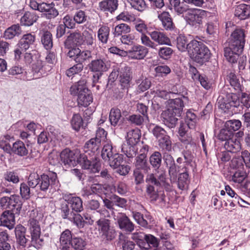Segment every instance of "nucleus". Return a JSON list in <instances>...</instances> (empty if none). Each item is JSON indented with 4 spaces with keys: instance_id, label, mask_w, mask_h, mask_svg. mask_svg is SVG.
I'll list each match as a JSON object with an SVG mask.
<instances>
[{
    "instance_id": "1",
    "label": "nucleus",
    "mask_w": 250,
    "mask_h": 250,
    "mask_svg": "<svg viewBox=\"0 0 250 250\" xmlns=\"http://www.w3.org/2000/svg\"><path fill=\"white\" fill-rule=\"evenodd\" d=\"M101 145V141L98 139L92 138L87 141L84 146V153H82L80 161L82 167L89 170L93 173L98 172L101 167V163L97 157V151Z\"/></svg>"
},
{
    "instance_id": "2",
    "label": "nucleus",
    "mask_w": 250,
    "mask_h": 250,
    "mask_svg": "<svg viewBox=\"0 0 250 250\" xmlns=\"http://www.w3.org/2000/svg\"><path fill=\"white\" fill-rule=\"evenodd\" d=\"M188 102V98L182 95L174 99H169L167 109L161 115L164 124L169 128H174L177 124L178 117L181 115L184 105Z\"/></svg>"
},
{
    "instance_id": "3",
    "label": "nucleus",
    "mask_w": 250,
    "mask_h": 250,
    "mask_svg": "<svg viewBox=\"0 0 250 250\" xmlns=\"http://www.w3.org/2000/svg\"><path fill=\"white\" fill-rule=\"evenodd\" d=\"M164 160L166 167L168 169L169 180L171 184L177 183L178 188L181 190L186 189L189 183V175L187 167H184L185 170L179 174L177 179L179 167L177 166L173 157L169 154H165Z\"/></svg>"
},
{
    "instance_id": "4",
    "label": "nucleus",
    "mask_w": 250,
    "mask_h": 250,
    "mask_svg": "<svg viewBox=\"0 0 250 250\" xmlns=\"http://www.w3.org/2000/svg\"><path fill=\"white\" fill-rule=\"evenodd\" d=\"M229 46L224 48V56L231 64L236 63L245 43L244 32H232Z\"/></svg>"
},
{
    "instance_id": "5",
    "label": "nucleus",
    "mask_w": 250,
    "mask_h": 250,
    "mask_svg": "<svg viewBox=\"0 0 250 250\" xmlns=\"http://www.w3.org/2000/svg\"><path fill=\"white\" fill-rule=\"evenodd\" d=\"M188 53L196 62L203 64L210 58V53L208 48L201 42L192 40L189 43Z\"/></svg>"
},
{
    "instance_id": "6",
    "label": "nucleus",
    "mask_w": 250,
    "mask_h": 250,
    "mask_svg": "<svg viewBox=\"0 0 250 250\" xmlns=\"http://www.w3.org/2000/svg\"><path fill=\"white\" fill-rule=\"evenodd\" d=\"M28 226L31 236L32 245L37 249H40L43 245V239L41 237V228L39 221L35 218H30Z\"/></svg>"
},
{
    "instance_id": "7",
    "label": "nucleus",
    "mask_w": 250,
    "mask_h": 250,
    "mask_svg": "<svg viewBox=\"0 0 250 250\" xmlns=\"http://www.w3.org/2000/svg\"><path fill=\"white\" fill-rule=\"evenodd\" d=\"M217 101L219 107L224 110L230 109L232 107H238L240 105L238 96L232 92L227 93L224 96H220Z\"/></svg>"
},
{
    "instance_id": "8",
    "label": "nucleus",
    "mask_w": 250,
    "mask_h": 250,
    "mask_svg": "<svg viewBox=\"0 0 250 250\" xmlns=\"http://www.w3.org/2000/svg\"><path fill=\"white\" fill-rule=\"evenodd\" d=\"M146 182L147 184L146 188L147 196L150 202H154L158 199L161 195L160 192L157 188V187L160 186V183L156 180L153 175H147Z\"/></svg>"
},
{
    "instance_id": "9",
    "label": "nucleus",
    "mask_w": 250,
    "mask_h": 250,
    "mask_svg": "<svg viewBox=\"0 0 250 250\" xmlns=\"http://www.w3.org/2000/svg\"><path fill=\"white\" fill-rule=\"evenodd\" d=\"M60 209L61 213H62V208L63 204L66 205L69 208L68 205H70L72 209L71 211L74 212H80L83 210V201L82 199L78 196H73L72 195H65L63 196V199L60 200Z\"/></svg>"
},
{
    "instance_id": "10",
    "label": "nucleus",
    "mask_w": 250,
    "mask_h": 250,
    "mask_svg": "<svg viewBox=\"0 0 250 250\" xmlns=\"http://www.w3.org/2000/svg\"><path fill=\"white\" fill-rule=\"evenodd\" d=\"M82 153L78 150L72 151L68 149L63 150L60 155L61 161L65 166H74L77 163L80 164L82 166L80 158Z\"/></svg>"
},
{
    "instance_id": "11",
    "label": "nucleus",
    "mask_w": 250,
    "mask_h": 250,
    "mask_svg": "<svg viewBox=\"0 0 250 250\" xmlns=\"http://www.w3.org/2000/svg\"><path fill=\"white\" fill-rule=\"evenodd\" d=\"M62 208L61 216L63 219H67L73 222L78 228L81 229L84 227L85 221L83 217L79 213H76L71 211L69 208L63 204Z\"/></svg>"
},
{
    "instance_id": "12",
    "label": "nucleus",
    "mask_w": 250,
    "mask_h": 250,
    "mask_svg": "<svg viewBox=\"0 0 250 250\" xmlns=\"http://www.w3.org/2000/svg\"><path fill=\"white\" fill-rule=\"evenodd\" d=\"M89 69L94 72H98L97 75H94L93 83H96L99 79L103 72L106 71L108 69L105 62L102 59H97L91 61L88 65Z\"/></svg>"
},
{
    "instance_id": "13",
    "label": "nucleus",
    "mask_w": 250,
    "mask_h": 250,
    "mask_svg": "<svg viewBox=\"0 0 250 250\" xmlns=\"http://www.w3.org/2000/svg\"><path fill=\"white\" fill-rule=\"evenodd\" d=\"M204 11L197 8H189L184 18L187 22L192 26L200 24L202 22V13Z\"/></svg>"
},
{
    "instance_id": "14",
    "label": "nucleus",
    "mask_w": 250,
    "mask_h": 250,
    "mask_svg": "<svg viewBox=\"0 0 250 250\" xmlns=\"http://www.w3.org/2000/svg\"><path fill=\"white\" fill-rule=\"evenodd\" d=\"M57 179V176L55 173L49 175L43 174L40 177L38 188L42 191H46L50 186L56 183Z\"/></svg>"
},
{
    "instance_id": "15",
    "label": "nucleus",
    "mask_w": 250,
    "mask_h": 250,
    "mask_svg": "<svg viewBox=\"0 0 250 250\" xmlns=\"http://www.w3.org/2000/svg\"><path fill=\"white\" fill-rule=\"evenodd\" d=\"M117 222L119 228L127 232H131L134 229V225L129 218L124 213L117 216Z\"/></svg>"
},
{
    "instance_id": "16",
    "label": "nucleus",
    "mask_w": 250,
    "mask_h": 250,
    "mask_svg": "<svg viewBox=\"0 0 250 250\" xmlns=\"http://www.w3.org/2000/svg\"><path fill=\"white\" fill-rule=\"evenodd\" d=\"M126 53L128 57L132 59L141 60L146 57L148 53V50L143 46L137 45L133 46Z\"/></svg>"
},
{
    "instance_id": "17",
    "label": "nucleus",
    "mask_w": 250,
    "mask_h": 250,
    "mask_svg": "<svg viewBox=\"0 0 250 250\" xmlns=\"http://www.w3.org/2000/svg\"><path fill=\"white\" fill-rule=\"evenodd\" d=\"M83 41V35L81 32H73L65 41L64 46L67 48L77 47V46L82 44Z\"/></svg>"
},
{
    "instance_id": "18",
    "label": "nucleus",
    "mask_w": 250,
    "mask_h": 250,
    "mask_svg": "<svg viewBox=\"0 0 250 250\" xmlns=\"http://www.w3.org/2000/svg\"><path fill=\"white\" fill-rule=\"evenodd\" d=\"M40 12L43 13V16L47 19H52L56 17L59 15L58 11L55 7L53 3H41Z\"/></svg>"
},
{
    "instance_id": "19",
    "label": "nucleus",
    "mask_w": 250,
    "mask_h": 250,
    "mask_svg": "<svg viewBox=\"0 0 250 250\" xmlns=\"http://www.w3.org/2000/svg\"><path fill=\"white\" fill-rule=\"evenodd\" d=\"M118 0H103L99 2V8L106 14H113L118 9Z\"/></svg>"
},
{
    "instance_id": "20",
    "label": "nucleus",
    "mask_w": 250,
    "mask_h": 250,
    "mask_svg": "<svg viewBox=\"0 0 250 250\" xmlns=\"http://www.w3.org/2000/svg\"><path fill=\"white\" fill-rule=\"evenodd\" d=\"M88 90L87 85V79L83 77L78 82L74 83L70 88V94L76 96Z\"/></svg>"
},
{
    "instance_id": "21",
    "label": "nucleus",
    "mask_w": 250,
    "mask_h": 250,
    "mask_svg": "<svg viewBox=\"0 0 250 250\" xmlns=\"http://www.w3.org/2000/svg\"><path fill=\"white\" fill-rule=\"evenodd\" d=\"M131 68L125 66L120 71V82L123 88H127L131 80Z\"/></svg>"
},
{
    "instance_id": "22",
    "label": "nucleus",
    "mask_w": 250,
    "mask_h": 250,
    "mask_svg": "<svg viewBox=\"0 0 250 250\" xmlns=\"http://www.w3.org/2000/svg\"><path fill=\"white\" fill-rule=\"evenodd\" d=\"M0 220L3 226L11 229L14 228L15 224L14 213L11 210H5L1 215Z\"/></svg>"
},
{
    "instance_id": "23",
    "label": "nucleus",
    "mask_w": 250,
    "mask_h": 250,
    "mask_svg": "<svg viewBox=\"0 0 250 250\" xmlns=\"http://www.w3.org/2000/svg\"><path fill=\"white\" fill-rule=\"evenodd\" d=\"M234 15L240 20H246L250 17V5L240 4L236 6Z\"/></svg>"
},
{
    "instance_id": "24",
    "label": "nucleus",
    "mask_w": 250,
    "mask_h": 250,
    "mask_svg": "<svg viewBox=\"0 0 250 250\" xmlns=\"http://www.w3.org/2000/svg\"><path fill=\"white\" fill-rule=\"evenodd\" d=\"M143 238L142 236H141ZM146 242H142L139 243V245L141 248L145 250H148L150 248H156L158 247L159 241L157 238L151 234H145L144 235Z\"/></svg>"
},
{
    "instance_id": "25",
    "label": "nucleus",
    "mask_w": 250,
    "mask_h": 250,
    "mask_svg": "<svg viewBox=\"0 0 250 250\" xmlns=\"http://www.w3.org/2000/svg\"><path fill=\"white\" fill-rule=\"evenodd\" d=\"M26 229L22 225H19L15 229L16 242L21 246L25 247L28 239L25 236Z\"/></svg>"
},
{
    "instance_id": "26",
    "label": "nucleus",
    "mask_w": 250,
    "mask_h": 250,
    "mask_svg": "<svg viewBox=\"0 0 250 250\" xmlns=\"http://www.w3.org/2000/svg\"><path fill=\"white\" fill-rule=\"evenodd\" d=\"M148 175H153L156 180L159 182L160 186H164L165 188L168 189L170 188L169 184L167 182L166 171L164 169L157 168L154 173H150Z\"/></svg>"
},
{
    "instance_id": "27",
    "label": "nucleus",
    "mask_w": 250,
    "mask_h": 250,
    "mask_svg": "<svg viewBox=\"0 0 250 250\" xmlns=\"http://www.w3.org/2000/svg\"><path fill=\"white\" fill-rule=\"evenodd\" d=\"M141 136V131L138 128L129 131L126 136L127 144L130 146H135L139 142Z\"/></svg>"
},
{
    "instance_id": "28",
    "label": "nucleus",
    "mask_w": 250,
    "mask_h": 250,
    "mask_svg": "<svg viewBox=\"0 0 250 250\" xmlns=\"http://www.w3.org/2000/svg\"><path fill=\"white\" fill-rule=\"evenodd\" d=\"M39 17L35 12H26L21 18V23L25 26H31L38 20Z\"/></svg>"
},
{
    "instance_id": "29",
    "label": "nucleus",
    "mask_w": 250,
    "mask_h": 250,
    "mask_svg": "<svg viewBox=\"0 0 250 250\" xmlns=\"http://www.w3.org/2000/svg\"><path fill=\"white\" fill-rule=\"evenodd\" d=\"M11 151L19 156H25L28 153L25 144L21 141H17L13 143Z\"/></svg>"
},
{
    "instance_id": "30",
    "label": "nucleus",
    "mask_w": 250,
    "mask_h": 250,
    "mask_svg": "<svg viewBox=\"0 0 250 250\" xmlns=\"http://www.w3.org/2000/svg\"><path fill=\"white\" fill-rule=\"evenodd\" d=\"M158 18L161 21L165 29L167 30H171L174 29V24L168 12H162L161 14L159 15Z\"/></svg>"
},
{
    "instance_id": "31",
    "label": "nucleus",
    "mask_w": 250,
    "mask_h": 250,
    "mask_svg": "<svg viewBox=\"0 0 250 250\" xmlns=\"http://www.w3.org/2000/svg\"><path fill=\"white\" fill-rule=\"evenodd\" d=\"M224 147L230 153H236L241 149V146L240 142L238 140L232 138L225 142Z\"/></svg>"
},
{
    "instance_id": "32",
    "label": "nucleus",
    "mask_w": 250,
    "mask_h": 250,
    "mask_svg": "<svg viewBox=\"0 0 250 250\" xmlns=\"http://www.w3.org/2000/svg\"><path fill=\"white\" fill-rule=\"evenodd\" d=\"M77 96L78 103L80 105L86 107L92 102V96L89 90L84 93H80Z\"/></svg>"
},
{
    "instance_id": "33",
    "label": "nucleus",
    "mask_w": 250,
    "mask_h": 250,
    "mask_svg": "<svg viewBox=\"0 0 250 250\" xmlns=\"http://www.w3.org/2000/svg\"><path fill=\"white\" fill-rule=\"evenodd\" d=\"M35 39L34 35L28 33L22 37L18 44L21 49L26 50L29 48L30 45L33 43Z\"/></svg>"
},
{
    "instance_id": "34",
    "label": "nucleus",
    "mask_w": 250,
    "mask_h": 250,
    "mask_svg": "<svg viewBox=\"0 0 250 250\" xmlns=\"http://www.w3.org/2000/svg\"><path fill=\"white\" fill-rule=\"evenodd\" d=\"M152 39L160 44H167L170 43V41L163 32H149Z\"/></svg>"
},
{
    "instance_id": "35",
    "label": "nucleus",
    "mask_w": 250,
    "mask_h": 250,
    "mask_svg": "<svg viewBox=\"0 0 250 250\" xmlns=\"http://www.w3.org/2000/svg\"><path fill=\"white\" fill-rule=\"evenodd\" d=\"M117 152L114 149L112 144L107 142L104 144L102 151L101 156L102 158L105 161L110 160V158L114 155V153Z\"/></svg>"
},
{
    "instance_id": "36",
    "label": "nucleus",
    "mask_w": 250,
    "mask_h": 250,
    "mask_svg": "<svg viewBox=\"0 0 250 250\" xmlns=\"http://www.w3.org/2000/svg\"><path fill=\"white\" fill-rule=\"evenodd\" d=\"M135 165L136 169H142L145 172H148L150 168L147 163L146 157L144 155L138 156L136 158Z\"/></svg>"
},
{
    "instance_id": "37",
    "label": "nucleus",
    "mask_w": 250,
    "mask_h": 250,
    "mask_svg": "<svg viewBox=\"0 0 250 250\" xmlns=\"http://www.w3.org/2000/svg\"><path fill=\"white\" fill-rule=\"evenodd\" d=\"M177 46L178 49L181 51H185L188 49V51L189 43L188 40L184 34H180L177 38Z\"/></svg>"
},
{
    "instance_id": "38",
    "label": "nucleus",
    "mask_w": 250,
    "mask_h": 250,
    "mask_svg": "<svg viewBox=\"0 0 250 250\" xmlns=\"http://www.w3.org/2000/svg\"><path fill=\"white\" fill-rule=\"evenodd\" d=\"M227 79L229 81L230 86L235 91L241 90V85L234 73L232 72L229 73L227 76Z\"/></svg>"
},
{
    "instance_id": "39",
    "label": "nucleus",
    "mask_w": 250,
    "mask_h": 250,
    "mask_svg": "<svg viewBox=\"0 0 250 250\" xmlns=\"http://www.w3.org/2000/svg\"><path fill=\"white\" fill-rule=\"evenodd\" d=\"M225 126L232 133L238 130L242 126V123L239 120H230L226 122Z\"/></svg>"
},
{
    "instance_id": "40",
    "label": "nucleus",
    "mask_w": 250,
    "mask_h": 250,
    "mask_svg": "<svg viewBox=\"0 0 250 250\" xmlns=\"http://www.w3.org/2000/svg\"><path fill=\"white\" fill-rule=\"evenodd\" d=\"M121 117V111L117 108H112L109 114V120L112 125L115 126L117 125Z\"/></svg>"
},
{
    "instance_id": "41",
    "label": "nucleus",
    "mask_w": 250,
    "mask_h": 250,
    "mask_svg": "<svg viewBox=\"0 0 250 250\" xmlns=\"http://www.w3.org/2000/svg\"><path fill=\"white\" fill-rule=\"evenodd\" d=\"M149 162L154 168H158L162 162V155L158 151H155L149 157Z\"/></svg>"
},
{
    "instance_id": "42",
    "label": "nucleus",
    "mask_w": 250,
    "mask_h": 250,
    "mask_svg": "<svg viewBox=\"0 0 250 250\" xmlns=\"http://www.w3.org/2000/svg\"><path fill=\"white\" fill-rule=\"evenodd\" d=\"M73 239L71 232L68 229L64 230L61 234L60 241L63 247H67L68 245L71 244V241Z\"/></svg>"
},
{
    "instance_id": "43",
    "label": "nucleus",
    "mask_w": 250,
    "mask_h": 250,
    "mask_svg": "<svg viewBox=\"0 0 250 250\" xmlns=\"http://www.w3.org/2000/svg\"><path fill=\"white\" fill-rule=\"evenodd\" d=\"M123 159V156L117 152L110 158V160H107L106 161L111 167L116 168L121 165Z\"/></svg>"
},
{
    "instance_id": "44",
    "label": "nucleus",
    "mask_w": 250,
    "mask_h": 250,
    "mask_svg": "<svg viewBox=\"0 0 250 250\" xmlns=\"http://www.w3.org/2000/svg\"><path fill=\"white\" fill-rule=\"evenodd\" d=\"M234 133H232L227 128L224 126V128H222L218 134V139L221 141H228L229 140L233 138Z\"/></svg>"
},
{
    "instance_id": "45",
    "label": "nucleus",
    "mask_w": 250,
    "mask_h": 250,
    "mask_svg": "<svg viewBox=\"0 0 250 250\" xmlns=\"http://www.w3.org/2000/svg\"><path fill=\"white\" fill-rule=\"evenodd\" d=\"M71 245L76 250H83L86 245L84 240L81 237H74L71 241Z\"/></svg>"
},
{
    "instance_id": "46",
    "label": "nucleus",
    "mask_w": 250,
    "mask_h": 250,
    "mask_svg": "<svg viewBox=\"0 0 250 250\" xmlns=\"http://www.w3.org/2000/svg\"><path fill=\"white\" fill-rule=\"evenodd\" d=\"M42 42L46 50L52 48L53 46L52 36L51 32H44L42 37Z\"/></svg>"
},
{
    "instance_id": "47",
    "label": "nucleus",
    "mask_w": 250,
    "mask_h": 250,
    "mask_svg": "<svg viewBox=\"0 0 250 250\" xmlns=\"http://www.w3.org/2000/svg\"><path fill=\"white\" fill-rule=\"evenodd\" d=\"M71 125L72 128L76 131H78L80 129L83 125V121L80 115L79 114L73 115L71 121Z\"/></svg>"
},
{
    "instance_id": "48",
    "label": "nucleus",
    "mask_w": 250,
    "mask_h": 250,
    "mask_svg": "<svg viewBox=\"0 0 250 250\" xmlns=\"http://www.w3.org/2000/svg\"><path fill=\"white\" fill-rule=\"evenodd\" d=\"M197 121L196 115L191 111L186 113V122L189 128H194Z\"/></svg>"
},
{
    "instance_id": "49",
    "label": "nucleus",
    "mask_w": 250,
    "mask_h": 250,
    "mask_svg": "<svg viewBox=\"0 0 250 250\" xmlns=\"http://www.w3.org/2000/svg\"><path fill=\"white\" fill-rule=\"evenodd\" d=\"M92 58L91 52L89 50H80V52L77 57L75 58V61L77 62L82 63L91 59Z\"/></svg>"
},
{
    "instance_id": "50",
    "label": "nucleus",
    "mask_w": 250,
    "mask_h": 250,
    "mask_svg": "<svg viewBox=\"0 0 250 250\" xmlns=\"http://www.w3.org/2000/svg\"><path fill=\"white\" fill-rule=\"evenodd\" d=\"M156 76L158 77L166 76L171 72L169 66L166 65H161L156 66L154 69Z\"/></svg>"
},
{
    "instance_id": "51",
    "label": "nucleus",
    "mask_w": 250,
    "mask_h": 250,
    "mask_svg": "<svg viewBox=\"0 0 250 250\" xmlns=\"http://www.w3.org/2000/svg\"><path fill=\"white\" fill-rule=\"evenodd\" d=\"M159 143V146L163 150L169 151L171 149V142L170 140V137L169 136L163 138L162 139H160L158 141Z\"/></svg>"
},
{
    "instance_id": "52",
    "label": "nucleus",
    "mask_w": 250,
    "mask_h": 250,
    "mask_svg": "<svg viewBox=\"0 0 250 250\" xmlns=\"http://www.w3.org/2000/svg\"><path fill=\"white\" fill-rule=\"evenodd\" d=\"M83 68V65L82 63L78 62L77 64L73 65L66 71V75L69 77H72L75 74H78L81 72Z\"/></svg>"
},
{
    "instance_id": "53",
    "label": "nucleus",
    "mask_w": 250,
    "mask_h": 250,
    "mask_svg": "<svg viewBox=\"0 0 250 250\" xmlns=\"http://www.w3.org/2000/svg\"><path fill=\"white\" fill-rule=\"evenodd\" d=\"M100 233L103 238L108 241L114 239L116 235L115 230L111 228V227L103 230Z\"/></svg>"
},
{
    "instance_id": "54",
    "label": "nucleus",
    "mask_w": 250,
    "mask_h": 250,
    "mask_svg": "<svg viewBox=\"0 0 250 250\" xmlns=\"http://www.w3.org/2000/svg\"><path fill=\"white\" fill-rule=\"evenodd\" d=\"M152 132L158 141L167 135L166 131L159 125H155Z\"/></svg>"
},
{
    "instance_id": "55",
    "label": "nucleus",
    "mask_w": 250,
    "mask_h": 250,
    "mask_svg": "<svg viewBox=\"0 0 250 250\" xmlns=\"http://www.w3.org/2000/svg\"><path fill=\"white\" fill-rule=\"evenodd\" d=\"M131 6L134 9L142 11L146 7V4L144 0H127Z\"/></svg>"
},
{
    "instance_id": "56",
    "label": "nucleus",
    "mask_w": 250,
    "mask_h": 250,
    "mask_svg": "<svg viewBox=\"0 0 250 250\" xmlns=\"http://www.w3.org/2000/svg\"><path fill=\"white\" fill-rule=\"evenodd\" d=\"M120 36V39L123 43L132 45L134 43L135 37L133 35L128 34V32H122Z\"/></svg>"
},
{
    "instance_id": "57",
    "label": "nucleus",
    "mask_w": 250,
    "mask_h": 250,
    "mask_svg": "<svg viewBox=\"0 0 250 250\" xmlns=\"http://www.w3.org/2000/svg\"><path fill=\"white\" fill-rule=\"evenodd\" d=\"M173 53L172 49L168 47H161L158 51L159 57L165 60L169 58Z\"/></svg>"
},
{
    "instance_id": "58",
    "label": "nucleus",
    "mask_w": 250,
    "mask_h": 250,
    "mask_svg": "<svg viewBox=\"0 0 250 250\" xmlns=\"http://www.w3.org/2000/svg\"><path fill=\"white\" fill-rule=\"evenodd\" d=\"M63 20V23L60 24L57 29V31H64L65 28L72 29L74 27L75 23L72 20H69L66 17L64 18Z\"/></svg>"
},
{
    "instance_id": "59",
    "label": "nucleus",
    "mask_w": 250,
    "mask_h": 250,
    "mask_svg": "<svg viewBox=\"0 0 250 250\" xmlns=\"http://www.w3.org/2000/svg\"><path fill=\"white\" fill-rule=\"evenodd\" d=\"M40 176L36 173L30 174L28 179V184L30 188H35L38 187Z\"/></svg>"
},
{
    "instance_id": "60",
    "label": "nucleus",
    "mask_w": 250,
    "mask_h": 250,
    "mask_svg": "<svg viewBox=\"0 0 250 250\" xmlns=\"http://www.w3.org/2000/svg\"><path fill=\"white\" fill-rule=\"evenodd\" d=\"M96 224L98 227V229L100 232L110 227V221L106 218H101L96 222Z\"/></svg>"
},
{
    "instance_id": "61",
    "label": "nucleus",
    "mask_w": 250,
    "mask_h": 250,
    "mask_svg": "<svg viewBox=\"0 0 250 250\" xmlns=\"http://www.w3.org/2000/svg\"><path fill=\"white\" fill-rule=\"evenodd\" d=\"M144 120V117L139 114H133L129 116L128 118V121L136 125H142Z\"/></svg>"
},
{
    "instance_id": "62",
    "label": "nucleus",
    "mask_w": 250,
    "mask_h": 250,
    "mask_svg": "<svg viewBox=\"0 0 250 250\" xmlns=\"http://www.w3.org/2000/svg\"><path fill=\"white\" fill-rule=\"evenodd\" d=\"M123 250H134L135 244L132 241L124 237L121 239Z\"/></svg>"
},
{
    "instance_id": "63",
    "label": "nucleus",
    "mask_w": 250,
    "mask_h": 250,
    "mask_svg": "<svg viewBox=\"0 0 250 250\" xmlns=\"http://www.w3.org/2000/svg\"><path fill=\"white\" fill-rule=\"evenodd\" d=\"M111 200L113 201L114 205L123 208L126 205V200L125 198L119 197L117 195H114L111 197Z\"/></svg>"
},
{
    "instance_id": "64",
    "label": "nucleus",
    "mask_w": 250,
    "mask_h": 250,
    "mask_svg": "<svg viewBox=\"0 0 250 250\" xmlns=\"http://www.w3.org/2000/svg\"><path fill=\"white\" fill-rule=\"evenodd\" d=\"M246 177V174L243 171L237 170L232 176V181L235 183H242Z\"/></svg>"
}]
</instances>
